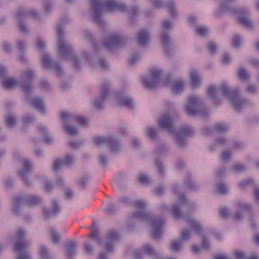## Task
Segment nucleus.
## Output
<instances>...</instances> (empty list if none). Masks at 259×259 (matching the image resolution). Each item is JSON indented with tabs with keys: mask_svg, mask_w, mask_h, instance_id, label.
I'll return each instance as SVG.
<instances>
[{
	"mask_svg": "<svg viewBox=\"0 0 259 259\" xmlns=\"http://www.w3.org/2000/svg\"><path fill=\"white\" fill-rule=\"evenodd\" d=\"M91 5L93 20L102 26L104 22L102 15L107 12H120L127 13L132 18L136 17L139 10L137 7L128 8L121 2L116 0H89Z\"/></svg>",
	"mask_w": 259,
	"mask_h": 259,
	"instance_id": "nucleus-1",
	"label": "nucleus"
},
{
	"mask_svg": "<svg viewBox=\"0 0 259 259\" xmlns=\"http://www.w3.org/2000/svg\"><path fill=\"white\" fill-rule=\"evenodd\" d=\"M172 191L177 197V201L170 208H168L165 204H161L159 205L160 209L163 213L169 212L175 219H185L187 225L191 228L193 231L199 235H202L203 230L201 223L191 217L185 218L182 211V208L185 206H193V203L190 202L183 194L179 192L178 186H174Z\"/></svg>",
	"mask_w": 259,
	"mask_h": 259,
	"instance_id": "nucleus-2",
	"label": "nucleus"
},
{
	"mask_svg": "<svg viewBox=\"0 0 259 259\" xmlns=\"http://www.w3.org/2000/svg\"><path fill=\"white\" fill-rule=\"evenodd\" d=\"M133 205L137 209L129 217L127 225L128 228L135 224L136 220L145 222L150 225L151 233L153 238L158 239L161 234L164 225V220L160 217L152 215L146 211V203L141 200H136Z\"/></svg>",
	"mask_w": 259,
	"mask_h": 259,
	"instance_id": "nucleus-3",
	"label": "nucleus"
},
{
	"mask_svg": "<svg viewBox=\"0 0 259 259\" xmlns=\"http://www.w3.org/2000/svg\"><path fill=\"white\" fill-rule=\"evenodd\" d=\"M207 96L215 101L221 96L228 98L229 104L237 111L248 104V102L243 98L238 89H234L230 87L225 82L219 85L210 84L206 90Z\"/></svg>",
	"mask_w": 259,
	"mask_h": 259,
	"instance_id": "nucleus-4",
	"label": "nucleus"
},
{
	"mask_svg": "<svg viewBox=\"0 0 259 259\" xmlns=\"http://www.w3.org/2000/svg\"><path fill=\"white\" fill-rule=\"evenodd\" d=\"M158 123L165 131L174 133L176 142L180 147H183L186 145L187 139L194 133L192 127L188 125H183L174 131L172 119L168 114L162 115L158 120Z\"/></svg>",
	"mask_w": 259,
	"mask_h": 259,
	"instance_id": "nucleus-5",
	"label": "nucleus"
},
{
	"mask_svg": "<svg viewBox=\"0 0 259 259\" xmlns=\"http://www.w3.org/2000/svg\"><path fill=\"white\" fill-rule=\"evenodd\" d=\"M64 20L58 24L57 34L58 38V55L62 59L69 61L73 67L77 70L81 67L80 60L72 51V45L67 40L63 39L64 30L62 23Z\"/></svg>",
	"mask_w": 259,
	"mask_h": 259,
	"instance_id": "nucleus-6",
	"label": "nucleus"
},
{
	"mask_svg": "<svg viewBox=\"0 0 259 259\" xmlns=\"http://www.w3.org/2000/svg\"><path fill=\"white\" fill-rule=\"evenodd\" d=\"M60 118L63 123L64 131L72 137L76 136L78 131L77 128L71 123H78L80 126H85L89 123L88 119L75 116L68 111H61L60 113Z\"/></svg>",
	"mask_w": 259,
	"mask_h": 259,
	"instance_id": "nucleus-7",
	"label": "nucleus"
},
{
	"mask_svg": "<svg viewBox=\"0 0 259 259\" xmlns=\"http://www.w3.org/2000/svg\"><path fill=\"white\" fill-rule=\"evenodd\" d=\"M35 47L41 53V61L43 66L48 69H53L57 76H61L63 74L62 67L57 62L51 60L49 55L45 52L46 43L44 40L37 37L34 41Z\"/></svg>",
	"mask_w": 259,
	"mask_h": 259,
	"instance_id": "nucleus-8",
	"label": "nucleus"
},
{
	"mask_svg": "<svg viewBox=\"0 0 259 259\" xmlns=\"http://www.w3.org/2000/svg\"><path fill=\"white\" fill-rule=\"evenodd\" d=\"M26 235V231L21 229H18L15 233L13 250L18 252L17 259H31L30 254L26 250L30 245V242L24 239Z\"/></svg>",
	"mask_w": 259,
	"mask_h": 259,
	"instance_id": "nucleus-9",
	"label": "nucleus"
},
{
	"mask_svg": "<svg viewBox=\"0 0 259 259\" xmlns=\"http://www.w3.org/2000/svg\"><path fill=\"white\" fill-rule=\"evenodd\" d=\"M183 111L190 116H205L206 114L205 109L201 106L200 98L195 95L188 97L187 103L183 107Z\"/></svg>",
	"mask_w": 259,
	"mask_h": 259,
	"instance_id": "nucleus-10",
	"label": "nucleus"
},
{
	"mask_svg": "<svg viewBox=\"0 0 259 259\" xmlns=\"http://www.w3.org/2000/svg\"><path fill=\"white\" fill-rule=\"evenodd\" d=\"M94 144L98 146L107 145L111 152L117 154L121 149V145L118 139L114 135L96 136L93 139Z\"/></svg>",
	"mask_w": 259,
	"mask_h": 259,
	"instance_id": "nucleus-11",
	"label": "nucleus"
},
{
	"mask_svg": "<svg viewBox=\"0 0 259 259\" xmlns=\"http://www.w3.org/2000/svg\"><path fill=\"white\" fill-rule=\"evenodd\" d=\"M119 235L115 231H108L104 238V247L105 251L100 252L97 259H108V252H112L114 249L115 242L119 239Z\"/></svg>",
	"mask_w": 259,
	"mask_h": 259,
	"instance_id": "nucleus-12",
	"label": "nucleus"
},
{
	"mask_svg": "<svg viewBox=\"0 0 259 259\" xmlns=\"http://www.w3.org/2000/svg\"><path fill=\"white\" fill-rule=\"evenodd\" d=\"M29 16L36 18L39 16V13L36 10L33 9H20L18 10L15 14V18L19 30L22 33H28L29 32V28L24 22V20Z\"/></svg>",
	"mask_w": 259,
	"mask_h": 259,
	"instance_id": "nucleus-13",
	"label": "nucleus"
},
{
	"mask_svg": "<svg viewBox=\"0 0 259 259\" xmlns=\"http://www.w3.org/2000/svg\"><path fill=\"white\" fill-rule=\"evenodd\" d=\"M172 26V22L170 20H164L161 22L160 40L162 45L164 51L167 56L169 55L168 50L171 45L169 33Z\"/></svg>",
	"mask_w": 259,
	"mask_h": 259,
	"instance_id": "nucleus-14",
	"label": "nucleus"
},
{
	"mask_svg": "<svg viewBox=\"0 0 259 259\" xmlns=\"http://www.w3.org/2000/svg\"><path fill=\"white\" fill-rule=\"evenodd\" d=\"M232 11H226L233 13L236 15L237 22L240 25L245 27L249 29L254 28V24L248 16L247 11L243 8H235L232 6ZM223 11L222 12H224Z\"/></svg>",
	"mask_w": 259,
	"mask_h": 259,
	"instance_id": "nucleus-15",
	"label": "nucleus"
},
{
	"mask_svg": "<svg viewBox=\"0 0 259 259\" xmlns=\"http://www.w3.org/2000/svg\"><path fill=\"white\" fill-rule=\"evenodd\" d=\"M126 37L122 34L113 32L109 34L104 39L103 45L106 49L111 50L122 46L126 42Z\"/></svg>",
	"mask_w": 259,
	"mask_h": 259,
	"instance_id": "nucleus-16",
	"label": "nucleus"
},
{
	"mask_svg": "<svg viewBox=\"0 0 259 259\" xmlns=\"http://www.w3.org/2000/svg\"><path fill=\"white\" fill-rule=\"evenodd\" d=\"M229 146L232 151L236 150H241L245 148V146L241 142L234 141L231 142L223 138L217 139L215 142L209 147L211 150L214 151L220 147Z\"/></svg>",
	"mask_w": 259,
	"mask_h": 259,
	"instance_id": "nucleus-17",
	"label": "nucleus"
},
{
	"mask_svg": "<svg viewBox=\"0 0 259 259\" xmlns=\"http://www.w3.org/2000/svg\"><path fill=\"white\" fill-rule=\"evenodd\" d=\"M162 75V71L160 69L152 70L151 75L142 78L143 86L147 89L152 90L155 88Z\"/></svg>",
	"mask_w": 259,
	"mask_h": 259,
	"instance_id": "nucleus-18",
	"label": "nucleus"
},
{
	"mask_svg": "<svg viewBox=\"0 0 259 259\" xmlns=\"http://www.w3.org/2000/svg\"><path fill=\"white\" fill-rule=\"evenodd\" d=\"M144 253L153 258L159 256V253L149 244H146L142 246L140 250H133L131 253V256L134 259H143Z\"/></svg>",
	"mask_w": 259,
	"mask_h": 259,
	"instance_id": "nucleus-19",
	"label": "nucleus"
},
{
	"mask_svg": "<svg viewBox=\"0 0 259 259\" xmlns=\"http://www.w3.org/2000/svg\"><path fill=\"white\" fill-rule=\"evenodd\" d=\"M164 83L169 88L171 93L175 95L182 94L186 85V82L184 79L172 80L169 76L164 78Z\"/></svg>",
	"mask_w": 259,
	"mask_h": 259,
	"instance_id": "nucleus-20",
	"label": "nucleus"
},
{
	"mask_svg": "<svg viewBox=\"0 0 259 259\" xmlns=\"http://www.w3.org/2000/svg\"><path fill=\"white\" fill-rule=\"evenodd\" d=\"M110 83L103 84L99 89V94L93 101V105L97 109L104 108L105 101L109 94Z\"/></svg>",
	"mask_w": 259,
	"mask_h": 259,
	"instance_id": "nucleus-21",
	"label": "nucleus"
},
{
	"mask_svg": "<svg viewBox=\"0 0 259 259\" xmlns=\"http://www.w3.org/2000/svg\"><path fill=\"white\" fill-rule=\"evenodd\" d=\"M34 76V72L30 69H27L22 73L19 83L25 93H29L32 90L31 82Z\"/></svg>",
	"mask_w": 259,
	"mask_h": 259,
	"instance_id": "nucleus-22",
	"label": "nucleus"
},
{
	"mask_svg": "<svg viewBox=\"0 0 259 259\" xmlns=\"http://www.w3.org/2000/svg\"><path fill=\"white\" fill-rule=\"evenodd\" d=\"M115 102L119 106H124L133 110L135 103L132 98L125 92H118L115 96Z\"/></svg>",
	"mask_w": 259,
	"mask_h": 259,
	"instance_id": "nucleus-23",
	"label": "nucleus"
},
{
	"mask_svg": "<svg viewBox=\"0 0 259 259\" xmlns=\"http://www.w3.org/2000/svg\"><path fill=\"white\" fill-rule=\"evenodd\" d=\"M17 201H23L29 207H34L42 202L41 198L36 194H23L16 196Z\"/></svg>",
	"mask_w": 259,
	"mask_h": 259,
	"instance_id": "nucleus-24",
	"label": "nucleus"
},
{
	"mask_svg": "<svg viewBox=\"0 0 259 259\" xmlns=\"http://www.w3.org/2000/svg\"><path fill=\"white\" fill-rule=\"evenodd\" d=\"M23 166V168L18 171L19 176L26 186H31L33 183L28 178V174L32 168L30 161L28 159H24Z\"/></svg>",
	"mask_w": 259,
	"mask_h": 259,
	"instance_id": "nucleus-25",
	"label": "nucleus"
},
{
	"mask_svg": "<svg viewBox=\"0 0 259 259\" xmlns=\"http://www.w3.org/2000/svg\"><path fill=\"white\" fill-rule=\"evenodd\" d=\"M81 59L86 63L94 69H100L101 70L107 69L108 67V64L107 61L104 59H99L97 61L92 60L89 58L88 55L86 53H83L81 56Z\"/></svg>",
	"mask_w": 259,
	"mask_h": 259,
	"instance_id": "nucleus-26",
	"label": "nucleus"
},
{
	"mask_svg": "<svg viewBox=\"0 0 259 259\" xmlns=\"http://www.w3.org/2000/svg\"><path fill=\"white\" fill-rule=\"evenodd\" d=\"M237 211L233 215V218L236 221L241 220L244 215L245 212L250 210L251 206L247 203L243 201H238L236 204Z\"/></svg>",
	"mask_w": 259,
	"mask_h": 259,
	"instance_id": "nucleus-27",
	"label": "nucleus"
},
{
	"mask_svg": "<svg viewBox=\"0 0 259 259\" xmlns=\"http://www.w3.org/2000/svg\"><path fill=\"white\" fill-rule=\"evenodd\" d=\"M52 209L44 208L42 210V214L46 219H49L56 216L60 211L59 202L55 199L51 200Z\"/></svg>",
	"mask_w": 259,
	"mask_h": 259,
	"instance_id": "nucleus-28",
	"label": "nucleus"
},
{
	"mask_svg": "<svg viewBox=\"0 0 259 259\" xmlns=\"http://www.w3.org/2000/svg\"><path fill=\"white\" fill-rule=\"evenodd\" d=\"M189 79L191 87L196 89L201 86L202 76L197 71L191 69L189 72Z\"/></svg>",
	"mask_w": 259,
	"mask_h": 259,
	"instance_id": "nucleus-29",
	"label": "nucleus"
},
{
	"mask_svg": "<svg viewBox=\"0 0 259 259\" xmlns=\"http://www.w3.org/2000/svg\"><path fill=\"white\" fill-rule=\"evenodd\" d=\"M27 103L30 105L32 106L40 112L44 113L45 108L43 100L39 97H31L26 98Z\"/></svg>",
	"mask_w": 259,
	"mask_h": 259,
	"instance_id": "nucleus-30",
	"label": "nucleus"
},
{
	"mask_svg": "<svg viewBox=\"0 0 259 259\" xmlns=\"http://www.w3.org/2000/svg\"><path fill=\"white\" fill-rule=\"evenodd\" d=\"M150 38L149 32L144 29L139 31L137 33V41L140 46H144Z\"/></svg>",
	"mask_w": 259,
	"mask_h": 259,
	"instance_id": "nucleus-31",
	"label": "nucleus"
},
{
	"mask_svg": "<svg viewBox=\"0 0 259 259\" xmlns=\"http://www.w3.org/2000/svg\"><path fill=\"white\" fill-rule=\"evenodd\" d=\"M229 128V125L225 123H218L214 124L212 129L205 128V133L207 134H211L213 132L217 133H225Z\"/></svg>",
	"mask_w": 259,
	"mask_h": 259,
	"instance_id": "nucleus-32",
	"label": "nucleus"
},
{
	"mask_svg": "<svg viewBox=\"0 0 259 259\" xmlns=\"http://www.w3.org/2000/svg\"><path fill=\"white\" fill-rule=\"evenodd\" d=\"M77 244L76 242L72 240H68L64 245V248L66 251V254L69 258H73L76 254Z\"/></svg>",
	"mask_w": 259,
	"mask_h": 259,
	"instance_id": "nucleus-33",
	"label": "nucleus"
},
{
	"mask_svg": "<svg viewBox=\"0 0 259 259\" xmlns=\"http://www.w3.org/2000/svg\"><path fill=\"white\" fill-rule=\"evenodd\" d=\"M16 48L19 52V59L21 62L26 61L24 55L26 52V44L22 39L18 40L16 44Z\"/></svg>",
	"mask_w": 259,
	"mask_h": 259,
	"instance_id": "nucleus-34",
	"label": "nucleus"
},
{
	"mask_svg": "<svg viewBox=\"0 0 259 259\" xmlns=\"http://www.w3.org/2000/svg\"><path fill=\"white\" fill-rule=\"evenodd\" d=\"M97 225L96 224L95 221H94L90 228L91 234L90 235V238L97 244L102 245V240L100 237L98 232L97 230Z\"/></svg>",
	"mask_w": 259,
	"mask_h": 259,
	"instance_id": "nucleus-35",
	"label": "nucleus"
},
{
	"mask_svg": "<svg viewBox=\"0 0 259 259\" xmlns=\"http://www.w3.org/2000/svg\"><path fill=\"white\" fill-rule=\"evenodd\" d=\"M236 0H218L219 3V9L218 10L220 12L226 11H232L231 7L233 6L234 3Z\"/></svg>",
	"mask_w": 259,
	"mask_h": 259,
	"instance_id": "nucleus-36",
	"label": "nucleus"
},
{
	"mask_svg": "<svg viewBox=\"0 0 259 259\" xmlns=\"http://www.w3.org/2000/svg\"><path fill=\"white\" fill-rule=\"evenodd\" d=\"M184 242L179 238L170 242L168 246V249L172 252H177L182 248Z\"/></svg>",
	"mask_w": 259,
	"mask_h": 259,
	"instance_id": "nucleus-37",
	"label": "nucleus"
},
{
	"mask_svg": "<svg viewBox=\"0 0 259 259\" xmlns=\"http://www.w3.org/2000/svg\"><path fill=\"white\" fill-rule=\"evenodd\" d=\"M38 130L42 135L43 140L45 143L50 144L53 142L54 140L53 137L48 134L46 127L41 125H39L38 126Z\"/></svg>",
	"mask_w": 259,
	"mask_h": 259,
	"instance_id": "nucleus-38",
	"label": "nucleus"
},
{
	"mask_svg": "<svg viewBox=\"0 0 259 259\" xmlns=\"http://www.w3.org/2000/svg\"><path fill=\"white\" fill-rule=\"evenodd\" d=\"M232 151L230 149L224 150L220 156V160L222 163H226L232 159Z\"/></svg>",
	"mask_w": 259,
	"mask_h": 259,
	"instance_id": "nucleus-39",
	"label": "nucleus"
},
{
	"mask_svg": "<svg viewBox=\"0 0 259 259\" xmlns=\"http://www.w3.org/2000/svg\"><path fill=\"white\" fill-rule=\"evenodd\" d=\"M154 163L158 174L161 176H163L166 171V167L159 158L155 159Z\"/></svg>",
	"mask_w": 259,
	"mask_h": 259,
	"instance_id": "nucleus-40",
	"label": "nucleus"
},
{
	"mask_svg": "<svg viewBox=\"0 0 259 259\" xmlns=\"http://www.w3.org/2000/svg\"><path fill=\"white\" fill-rule=\"evenodd\" d=\"M2 80V85L4 88L6 89H12L15 87L18 84V81L14 79L11 78H6L5 77Z\"/></svg>",
	"mask_w": 259,
	"mask_h": 259,
	"instance_id": "nucleus-41",
	"label": "nucleus"
},
{
	"mask_svg": "<svg viewBox=\"0 0 259 259\" xmlns=\"http://www.w3.org/2000/svg\"><path fill=\"white\" fill-rule=\"evenodd\" d=\"M17 121L16 116L13 114H8L5 117V124L9 128L14 126Z\"/></svg>",
	"mask_w": 259,
	"mask_h": 259,
	"instance_id": "nucleus-42",
	"label": "nucleus"
},
{
	"mask_svg": "<svg viewBox=\"0 0 259 259\" xmlns=\"http://www.w3.org/2000/svg\"><path fill=\"white\" fill-rule=\"evenodd\" d=\"M51 240L54 244H58L60 241L61 235L55 228L50 229Z\"/></svg>",
	"mask_w": 259,
	"mask_h": 259,
	"instance_id": "nucleus-43",
	"label": "nucleus"
},
{
	"mask_svg": "<svg viewBox=\"0 0 259 259\" xmlns=\"http://www.w3.org/2000/svg\"><path fill=\"white\" fill-rule=\"evenodd\" d=\"M39 254L41 259H51L52 255L48 251L47 247L43 245L39 246Z\"/></svg>",
	"mask_w": 259,
	"mask_h": 259,
	"instance_id": "nucleus-44",
	"label": "nucleus"
},
{
	"mask_svg": "<svg viewBox=\"0 0 259 259\" xmlns=\"http://www.w3.org/2000/svg\"><path fill=\"white\" fill-rule=\"evenodd\" d=\"M137 178L141 184L145 186L149 185L152 182L151 179L144 174H139Z\"/></svg>",
	"mask_w": 259,
	"mask_h": 259,
	"instance_id": "nucleus-45",
	"label": "nucleus"
},
{
	"mask_svg": "<svg viewBox=\"0 0 259 259\" xmlns=\"http://www.w3.org/2000/svg\"><path fill=\"white\" fill-rule=\"evenodd\" d=\"M192 231L188 229H182L181 231V236L179 239L184 242L188 240L192 236Z\"/></svg>",
	"mask_w": 259,
	"mask_h": 259,
	"instance_id": "nucleus-46",
	"label": "nucleus"
},
{
	"mask_svg": "<svg viewBox=\"0 0 259 259\" xmlns=\"http://www.w3.org/2000/svg\"><path fill=\"white\" fill-rule=\"evenodd\" d=\"M247 169L246 166L241 163H236L232 165L231 171L235 174L241 173Z\"/></svg>",
	"mask_w": 259,
	"mask_h": 259,
	"instance_id": "nucleus-47",
	"label": "nucleus"
},
{
	"mask_svg": "<svg viewBox=\"0 0 259 259\" xmlns=\"http://www.w3.org/2000/svg\"><path fill=\"white\" fill-rule=\"evenodd\" d=\"M63 164L67 167H70L75 161V158L70 155H67L61 158Z\"/></svg>",
	"mask_w": 259,
	"mask_h": 259,
	"instance_id": "nucleus-48",
	"label": "nucleus"
},
{
	"mask_svg": "<svg viewBox=\"0 0 259 259\" xmlns=\"http://www.w3.org/2000/svg\"><path fill=\"white\" fill-rule=\"evenodd\" d=\"M145 134L151 140H155L157 137V131L151 126H149L146 130Z\"/></svg>",
	"mask_w": 259,
	"mask_h": 259,
	"instance_id": "nucleus-49",
	"label": "nucleus"
},
{
	"mask_svg": "<svg viewBox=\"0 0 259 259\" xmlns=\"http://www.w3.org/2000/svg\"><path fill=\"white\" fill-rule=\"evenodd\" d=\"M195 32L200 36H205L207 35V34L208 32V29L207 27L201 26V25H198L195 26Z\"/></svg>",
	"mask_w": 259,
	"mask_h": 259,
	"instance_id": "nucleus-50",
	"label": "nucleus"
},
{
	"mask_svg": "<svg viewBox=\"0 0 259 259\" xmlns=\"http://www.w3.org/2000/svg\"><path fill=\"white\" fill-rule=\"evenodd\" d=\"M44 11L46 14L51 13L53 10V4L50 0H47L44 3Z\"/></svg>",
	"mask_w": 259,
	"mask_h": 259,
	"instance_id": "nucleus-51",
	"label": "nucleus"
},
{
	"mask_svg": "<svg viewBox=\"0 0 259 259\" xmlns=\"http://www.w3.org/2000/svg\"><path fill=\"white\" fill-rule=\"evenodd\" d=\"M237 75L238 78L241 80H245L250 76L249 73L242 67L239 68Z\"/></svg>",
	"mask_w": 259,
	"mask_h": 259,
	"instance_id": "nucleus-52",
	"label": "nucleus"
},
{
	"mask_svg": "<svg viewBox=\"0 0 259 259\" xmlns=\"http://www.w3.org/2000/svg\"><path fill=\"white\" fill-rule=\"evenodd\" d=\"M185 183L186 187L188 189L194 190L198 188L197 184L190 178H188Z\"/></svg>",
	"mask_w": 259,
	"mask_h": 259,
	"instance_id": "nucleus-53",
	"label": "nucleus"
},
{
	"mask_svg": "<svg viewBox=\"0 0 259 259\" xmlns=\"http://www.w3.org/2000/svg\"><path fill=\"white\" fill-rule=\"evenodd\" d=\"M246 91L247 93L251 94H255L258 93L257 85L251 83L246 84Z\"/></svg>",
	"mask_w": 259,
	"mask_h": 259,
	"instance_id": "nucleus-54",
	"label": "nucleus"
},
{
	"mask_svg": "<svg viewBox=\"0 0 259 259\" xmlns=\"http://www.w3.org/2000/svg\"><path fill=\"white\" fill-rule=\"evenodd\" d=\"M63 165H64L63 164V163L62 162V160L61 158H58L55 159L52 165V169L54 171H57L59 170Z\"/></svg>",
	"mask_w": 259,
	"mask_h": 259,
	"instance_id": "nucleus-55",
	"label": "nucleus"
},
{
	"mask_svg": "<svg viewBox=\"0 0 259 259\" xmlns=\"http://www.w3.org/2000/svg\"><path fill=\"white\" fill-rule=\"evenodd\" d=\"M20 202H23V201H17L16 200L15 197L14 199V202L12 207V210L13 213L16 214H19L21 209V205L19 204Z\"/></svg>",
	"mask_w": 259,
	"mask_h": 259,
	"instance_id": "nucleus-56",
	"label": "nucleus"
},
{
	"mask_svg": "<svg viewBox=\"0 0 259 259\" xmlns=\"http://www.w3.org/2000/svg\"><path fill=\"white\" fill-rule=\"evenodd\" d=\"M84 250L87 254L91 255L94 253V247L90 242L86 241L84 243Z\"/></svg>",
	"mask_w": 259,
	"mask_h": 259,
	"instance_id": "nucleus-57",
	"label": "nucleus"
},
{
	"mask_svg": "<svg viewBox=\"0 0 259 259\" xmlns=\"http://www.w3.org/2000/svg\"><path fill=\"white\" fill-rule=\"evenodd\" d=\"M217 191L220 194H225L228 190V188L226 184L223 183H220L217 185Z\"/></svg>",
	"mask_w": 259,
	"mask_h": 259,
	"instance_id": "nucleus-58",
	"label": "nucleus"
},
{
	"mask_svg": "<svg viewBox=\"0 0 259 259\" xmlns=\"http://www.w3.org/2000/svg\"><path fill=\"white\" fill-rule=\"evenodd\" d=\"M242 39L239 35H234L232 39V46L233 47L238 48L242 44Z\"/></svg>",
	"mask_w": 259,
	"mask_h": 259,
	"instance_id": "nucleus-59",
	"label": "nucleus"
},
{
	"mask_svg": "<svg viewBox=\"0 0 259 259\" xmlns=\"http://www.w3.org/2000/svg\"><path fill=\"white\" fill-rule=\"evenodd\" d=\"M165 8L169 12L171 16H175L176 14V10L175 4L172 2H170L165 5Z\"/></svg>",
	"mask_w": 259,
	"mask_h": 259,
	"instance_id": "nucleus-60",
	"label": "nucleus"
},
{
	"mask_svg": "<svg viewBox=\"0 0 259 259\" xmlns=\"http://www.w3.org/2000/svg\"><path fill=\"white\" fill-rule=\"evenodd\" d=\"M207 48L211 54H214L217 52V45L215 43L212 41L208 42L207 44Z\"/></svg>",
	"mask_w": 259,
	"mask_h": 259,
	"instance_id": "nucleus-61",
	"label": "nucleus"
},
{
	"mask_svg": "<svg viewBox=\"0 0 259 259\" xmlns=\"http://www.w3.org/2000/svg\"><path fill=\"white\" fill-rule=\"evenodd\" d=\"M229 213L230 210L227 207L223 206L220 208L219 214L221 218H225L229 214Z\"/></svg>",
	"mask_w": 259,
	"mask_h": 259,
	"instance_id": "nucleus-62",
	"label": "nucleus"
},
{
	"mask_svg": "<svg viewBox=\"0 0 259 259\" xmlns=\"http://www.w3.org/2000/svg\"><path fill=\"white\" fill-rule=\"evenodd\" d=\"M98 161L102 166H106L107 164L108 159L107 156L103 154H100L98 156Z\"/></svg>",
	"mask_w": 259,
	"mask_h": 259,
	"instance_id": "nucleus-63",
	"label": "nucleus"
},
{
	"mask_svg": "<svg viewBox=\"0 0 259 259\" xmlns=\"http://www.w3.org/2000/svg\"><path fill=\"white\" fill-rule=\"evenodd\" d=\"M139 55L137 53L132 54L128 59V63L131 65H134L139 60Z\"/></svg>",
	"mask_w": 259,
	"mask_h": 259,
	"instance_id": "nucleus-64",
	"label": "nucleus"
}]
</instances>
